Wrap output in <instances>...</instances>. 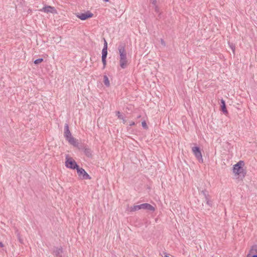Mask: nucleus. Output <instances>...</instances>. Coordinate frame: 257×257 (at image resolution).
Wrapping results in <instances>:
<instances>
[{
  "label": "nucleus",
  "mask_w": 257,
  "mask_h": 257,
  "mask_svg": "<svg viewBox=\"0 0 257 257\" xmlns=\"http://www.w3.org/2000/svg\"><path fill=\"white\" fill-rule=\"evenodd\" d=\"M4 246V244L2 242L0 241V247H3Z\"/></svg>",
  "instance_id": "bb28decb"
},
{
  "label": "nucleus",
  "mask_w": 257,
  "mask_h": 257,
  "mask_svg": "<svg viewBox=\"0 0 257 257\" xmlns=\"http://www.w3.org/2000/svg\"><path fill=\"white\" fill-rule=\"evenodd\" d=\"M103 79H104L103 82H104V85L107 87L109 86L110 83H109V79H108V78L107 77V76L106 75H104L103 76Z\"/></svg>",
  "instance_id": "4468645a"
},
{
  "label": "nucleus",
  "mask_w": 257,
  "mask_h": 257,
  "mask_svg": "<svg viewBox=\"0 0 257 257\" xmlns=\"http://www.w3.org/2000/svg\"><path fill=\"white\" fill-rule=\"evenodd\" d=\"M116 115L118 116V115H121L119 111H116Z\"/></svg>",
  "instance_id": "a878e982"
},
{
  "label": "nucleus",
  "mask_w": 257,
  "mask_h": 257,
  "mask_svg": "<svg viewBox=\"0 0 257 257\" xmlns=\"http://www.w3.org/2000/svg\"><path fill=\"white\" fill-rule=\"evenodd\" d=\"M164 257H169V256H168L167 255H165Z\"/></svg>",
  "instance_id": "7c9ffc66"
},
{
  "label": "nucleus",
  "mask_w": 257,
  "mask_h": 257,
  "mask_svg": "<svg viewBox=\"0 0 257 257\" xmlns=\"http://www.w3.org/2000/svg\"><path fill=\"white\" fill-rule=\"evenodd\" d=\"M142 125L143 127L144 128L146 129V130L148 128V125L147 124V123H146V122L145 120L142 121Z\"/></svg>",
  "instance_id": "6ab92c4d"
},
{
  "label": "nucleus",
  "mask_w": 257,
  "mask_h": 257,
  "mask_svg": "<svg viewBox=\"0 0 257 257\" xmlns=\"http://www.w3.org/2000/svg\"><path fill=\"white\" fill-rule=\"evenodd\" d=\"M63 249L62 247H54L53 248L52 254L55 257H63Z\"/></svg>",
  "instance_id": "1a4fd4ad"
},
{
  "label": "nucleus",
  "mask_w": 257,
  "mask_h": 257,
  "mask_svg": "<svg viewBox=\"0 0 257 257\" xmlns=\"http://www.w3.org/2000/svg\"><path fill=\"white\" fill-rule=\"evenodd\" d=\"M40 11L44 12L46 13H52L54 14L56 13V10L54 7H51L50 6H47L44 7L42 9L40 10Z\"/></svg>",
  "instance_id": "9d476101"
},
{
  "label": "nucleus",
  "mask_w": 257,
  "mask_h": 257,
  "mask_svg": "<svg viewBox=\"0 0 257 257\" xmlns=\"http://www.w3.org/2000/svg\"><path fill=\"white\" fill-rule=\"evenodd\" d=\"M205 201L206 202V204L208 206H212V201L210 199V196L207 197V198L206 197V198H205Z\"/></svg>",
  "instance_id": "f3484780"
},
{
  "label": "nucleus",
  "mask_w": 257,
  "mask_h": 257,
  "mask_svg": "<svg viewBox=\"0 0 257 257\" xmlns=\"http://www.w3.org/2000/svg\"><path fill=\"white\" fill-rule=\"evenodd\" d=\"M230 47H231V49L232 50V51L234 52V49H235L234 46H233V45H232L230 46Z\"/></svg>",
  "instance_id": "393cba45"
},
{
  "label": "nucleus",
  "mask_w": 257,
  "mask_h": 257,
  "mask_svg": "<svg viewBox=\"0 0 257 257\" xmlns=\"http://www.w3.org/2000/svg\"><path fill=\"white\" fill-rule=\"evenodd\" d=\"M103 1L105 2H108V0H103Z\"/></svg>",
  "instance_id": "c756f323"
},
{
  "label": "nucleus",
  "mask_w": 257,
  "mask_h": 257,
  "mask_svg": "<svg viewBox=\"0 0 257 257\" xmlns=\"http://www.w3.org/2000/svg\"><path fill=\"white\" fill-rule=\"evenodd\" d=\"M251 253H257V245H253L252 246L250 251Z\"/></svg>",
  "instance_id": "2eb2a0df"
},
{
  "label": "nucleus",
  "mask_w": 257,
  "mask_h": 257,
  "mask_svg": "<svg viewBox=\"0 0 257 257\" xmlns=\"http://www.w3.org/2000/svg\"><path fill=\"white\" fill-rule=\"evenodd\" d=\"M125 45L124 43H120L118 47L119 54V65L121 68H125L128 65V61L126 57V52L125 49Z\"/></svg>",
  "instance_id": "f257e3e1"
},
{
  "label": "nucleus",
  "mask_w": 257,
  "mask_h": 257,
  "mask_svg": "<svg viewBox=\"0 0 257 257\" xmlns=\"http://www.w3.org/2000/svg\"><path fill=\"white\" fill-rule=\"evenodd\" d=\"M64 136L71 145L77 147L79 149H82V146L81 145L79 146V143L72 136L67 123H65L64 125Z\"/></svg>",
  "instance_id": "f03ea898"
},
{
  "label": "nucleus",
  "mask_w": 257,
  "mask_h": 257,
  "mask_svg": "<svg viewBox=\"0 0 257 257\" xmlns=\"http://www.w3.org/2000/svg\"><path fill=\"white\" fill-rule=\"evenodd\" d=\"M140 209L147 210L154 212L155 210V208L152 205L145 203L131 207L130 211L134 212Z\"/></svg>",
  "instance_id": "20e7f679"
},
{
  "label": "nucleus",
  "mask_w": 257,
  "mask_h": 257,
  "mask_svg": "<svg viewBox=\"0 0 257 257\" xmlns=\"http://www.w3.org/2000/svg\"><path fill=\"white\" fill-rule=\"evenodd\" d=\"M43 58H39L34 61L35 64H38L43 61Z\"/></svg>",
  "instance_id": "a211bd4d"
},
{
  "label": "nucleus",
  "mask_w": 257,
  "mask_h": 257,
  "mask_svg": "<svg viewBox=\"0 0 257 257\" xmlns=\"http://www.w3.org/2000/svg\"><path fill=\"white\" fill-rule=\"evenodd\" d=\"M135 125V122L134 121H131L130 122V125L132 126Z\"/></svg>",
  "instance_id": "b1692460"
},
{
  "label": "nucleus",
  "mask_w": 257,
  "mask_h": 257,
  "mask_svg": "<svg viewBox=\"0 0 257 257\" xmlns=\"http://www.w3.org/2000/svg\"><path fill=\"white\" fill-rule=\"evenodd\" d=\"M250 257H257V254H253L252 255H251Z\"/></svg>",
  "instance_id": "cd10ccee"
},
{
  "label": "nucleus",
  "mask_w": 257,
  "mask_h": 257,
  "mask_svg": "<svg viewBox=\"0 0 257 257\" xmlns=\"http://www.w3.org/2000/svg\"><path fill=\"white\" fill-rule=\"evenodd\" d=\"M107 55V50L102 49L101 60L103 64V68H104L106 65V57Z\"/></svg>",
  "instance_id": "9b49d317"
},
{
  "label": "nucleus",
  "mask_w": 257,
  "mask_h": 257,
  "mask_svg": "<svg viewBox=\"0 0 257 257\" xmlns=\"http://www.w3.org/2000/svg\"><path fill=\"white\" fill-rule=\"evenodd\" d=\"M192 152L195 155V157L200 163H203V159L202 154L199 147H194L192 149Z\"/></svg>",
  "instance_id": "0eeeda50"
},
{
  "label": "nucleus",
  "mask_w": 257,
  "mask_h": 257,
  "mask_svg": "<svg viewBox=\"0 0 257 257\" xmlns=\"http://www.w3.org/2000/svg\"><path fill=\"white\" fill-rule=\"evenodd\" d=\"M103 40H104V45H103V49H106L107 50V43L106 40L105 39V38H103Z\"/></svg>",
  "instance_id": "412c9836"
},
{
  "label": "nucleus",
  "mask_w": 257,
  "mask_h": 257,
  "mask_svg": "<svg viewBox=\"0 0 257 257\" xmlns=\"http://www.w3.org/2000/svg\"><path fill=\"white\" fill-rule=\"evenodd\" d=\"M161 43L162 45H163L164 46H165V45H166L165 42L164 41V40L162 39H161Z\"/></svg>",
  "instance_id": "5701e85b"
},
{
  "label": "nucleus",
  "mask_w": 257,
  "mask_h": 257,
  "mask_svg": "<svg viewBox=\"0 0 257 257\" xmlns=\"http://www.w3.org/2000/svg\"><path fill=\"white\" fill-rule=\"evenodd\" d=\"M17 236H18V239L19 240L20 242L22 243H23V240L21 238V237H20V234L19 233H17Z\"/></svg>",
  "instance_id": "4be33fe9"
},
{
  "label": "nucleus",
  "mask_w": 257,
  "mask_h": 257,
  "mask_svg": "<svg viewBox=\"0 0 257 257\" xmlns=\"http://www.w3.org/2000/svg\"><path fill=\"white\" fill-rule=\"evenodd\" d=\"M201 193L203 195V196L204 197L205 199L206 198V197L207 198V197L210 196L209 194L207 193V191L206 190H202L201 192Z\"/></svg>",
  "instance_id": "dca6fc26"
},
{
  "label": "nucleus",
  "mask_w": 257,
  "mask_h": 257,
  "mask_svg": "<svg viewBox=\"0 0 257 257\" xmlns=\"http://www.w3.org/2000/svg\"><path fill=\"white\" fill-rule=\"evenodd\" d=\"M158 7H156V8H155V10H156V12H158Z\"/></svg>",
  "instance_id": "c85d7f7f"
},
{
  "label": "nucleus",
  "mask_w": 257,
  "mask_h": 257,
  "mask_svg": "<svg viewBox=\"0 0 257 257\" xmlns=\"http://www.w3.org/2000/svg\"><path fill=\"white\" fill-rule=\"evenodd\" d=\"M245 164L244 161H239L236 164L233 165V172L235 175L238 176V177H241V179L244 178L246 174V171L243 169Z\"/></svg>",
  "instance_id": "7ed1b4c3"
},
{
  "label": "nucleus",
  "mask_w": 257,
  "mask_h": 257,
  "mask_svg": "<svg viewBox=\"0 0 257 257\" xmlns=\"http://www.w3.org/2000/svg\"><path fill=\"white\" fill-rule=\"evenodd\" d=\"M221 110L224 114H227L228 113V111L226 107L225 102L223 99H221Z\"/></svg>",
  "instance_id": "ddd939ff"
},
{
  "label": "nucleus",
  "mask_w": 257,
  "mask_h": 257,
  "mask_svg": "<svg viewBox=\"0 0 257 257\" xmlns=\"http://www.w3.org/2000/svg\"><path fill=\"white\" fill-rule=\"evenodd\" d=\"M249 255H250V254H248L247 255V257H249Z\"/></svg>",
  "instance_id": "2f4dec72"
},
{
  "label": "nucleus",
  "mask_w": 257,
  "mask_h": 257,
  "mask_svg": "<svg viewBox=\"0 0 257 257\" xmlns=\"http://www.w3.org/2000/svg\"><path fill=\"white\" fill-rule=\"evenodd\" d=\"M76 170L78 176L81 179H91V177L82 168H80L78 166Z\"/></svg>",
  "instance_id": "423d86ee"
},
{
  "label": "nucleus",
  "mask_w": 257,
  "mask_h": 257,
  "mask_svg": "<svg viewBox=\"0 0 257 257\" xmlns=\"http://www.w3.org/2000/svg\"><path fill=\"white\" fill-rule=\"evenodd\" d=\"M118 118L120 119H121L123 123H125L126 121V120L122 115H118Z\"/></svg>",
  "instance_id": "aec40b11"
},
{
  "label": "nucleus",
  "mask_w": 257,
  "mask_h": 257,
  "mask_svg": "<svg viewBox=\"0 0 257 257\" xmlns=\"http://www.w3.org/2000/svg\"><path fill=\"white\" fill-rule=\"evenodd\" d=\"M93 14L89 11H87L84 13H77L76 17L81 20L84 21L93 17Z\"/></svg>",
  "instance_id": "6e6552de"
},
{
  "label": "nucleus",
  "mask_w": 257,
  "mask_h": 257,
  "mask_svg": "<svg viewBox=\"0 0 257 257\" xmlns=\"http://www.w3.org/2000/svg\"><path fill=\"white\" fill-rule=\"evenodd\" d=\"M79 145H81L82 146V149H80V150H83L86 156H87L88 157H91L92 152L89 148L86 147V146H84L83 145L80 144V143Z\"/></svg>",
  "instance_id": "f8f14e48"
},
{
  "label": "nucleus",
  "mask_w": 257,
  "mask_h": 257,
  "mask_svg": "<svg viewBox=\"0 0 257 257\" xmlns=\"http://www.w3.org/2000/svg\"><path fill=\"white\" fill-rule=\"evenodd\" d=\"M65 166L67 168L72 169H77L79 166L72 158H69L68 156L66 158Z\"/></svg>",
  "instance_id": "39448f33"
}]
</instances>
